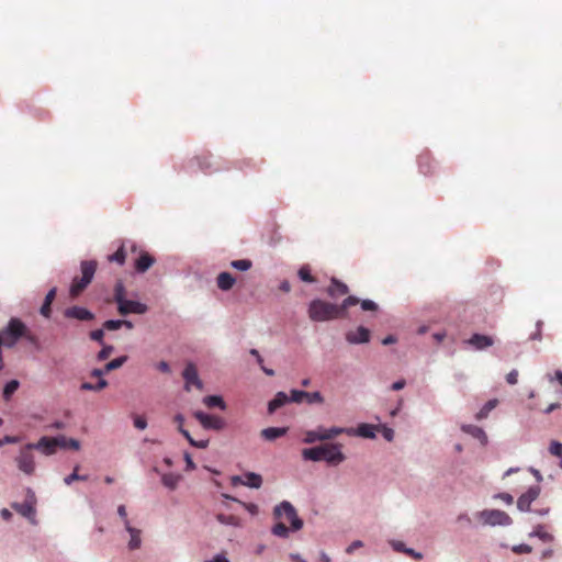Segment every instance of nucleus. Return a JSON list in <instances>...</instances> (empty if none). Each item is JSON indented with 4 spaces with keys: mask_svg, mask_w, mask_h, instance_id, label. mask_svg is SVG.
Returning a JSON list of instances; mask_svg holds the SVG:
<instances>
[{
    "mask_svg": "<svg viewBox=\"0 0 562 562\" xmlns=\"http://www.w3.org/2000/svg\"><path fill=\"white\" fill-rule=\"evenodd\" d=\"M65 317L67 318H75L78 321H92L94 318L93 313H91L86 307L81 306H71L66 308L65 311Z\"/></svg>",
    "mask_w": 562,
    "mask_h": 562,
    "instance_id": "16",
    "label": "nucleus"
},
{
    "mask_svg": "<svg viewBox=\"0 0 562 562\" xmlns=\"http://www.w3.org/2000/svg\"><path fill=\"white\" fill-rule=\"evenodd\" d=\"M157 369L164 373H169L170 372V367L168 364V362L166 361H160L157 363Z\"/></svg>",
    "mask_w": 562,
    "mask_h": 562,
    "instance_id": "63",
    "label": "nucleus"
},
{
    "mask_svg": "<svg viewBox=\"0 0 562 562\" xmlns=\"http://www.w3.org/2000/svg\"><path fill=\"white\" fill-rule=\"evenodd\" d=\"M321 438L322 437H319L317 429L316 430H307V431H305L303 441L305 443L311 445V443H314L316 441H321Z\"/></svg>",
    "mask_w": 562,
    "mask_h": 562,
    "instance_id": "45",
    "label": "nucleus"
},
{
    "mask_svg": "<svg viewBox=\"0 0 562 562\" xmlns=\"http://www.w3.org/2000/svg\"><path fill=\"white\" fill-rule=\"evenodd\" d=\"M461 430L473 438L477 439L482 446H486L488 442L487 435L485 431L475 425H462Z\"/></svg>",
    "mask_w": 562,
    "mask_h": 562,
    "instance_id": "20",
    "label": "nucleus"
},
{
    "mask_svg": "<svg viewBox=\"0 0 562 562\" xmlns=\"http://www.w3.org/2000/svg\"><path fill=\"white\" fill-rule=\"evenodd\" d=\"M182 436L189 441L192 447L205 449L209 446V440H195L189 431H182Z\"/></svg>",
    "mask_w": 562,
    "mask_h": 562,
    "instance_id": "39",
    "label": "nucleus"
},
{
    "mask_svg": "<svg viewBox=\"0 0 562 562\" xmlns=\"http://www.w3.org/2000/svg\"><path fill=\"white\" fill-rule=\"evenodd\" d=\"M125 250L124 247L121 246L113 255L109 256V261H115L119 265H123L125 262Z\"/></svg>",
    "mask_w": 562,
    "mask_h": 562,
    "instance_id": "42",
    "label": "nucleus"
},
{
    "mask_svg": "<svg viewBox=\"0 0 562 562\" xmlns=\"http://www.w3.org/2000/svg\"><path fill=\"white\" fill-rule=\"evenodd\" d=\"M359 299L356 296L346 297L340 305L333 304L323 300H313L308 305V317L313 322H326L337 318H344L347 315V310L357 305Z\"/></svg>",
    "mask_w": 562,
    "mask_h": 562,
    "instance_id": "1",
    "label": "nucleus"
},
{
    "mask_svg": "<svg viewBox=\"0 0 562 562\" xmlns=\"http://www.w3.org/2000/svg\"><path fill=\"white\" fill-rule=\"evenodd\" d=\"M67 448H70L74 450H79L80 442L77 439H72V438L67 439Z\"/></svg>",
    "mask_w": 562,
    "mask_h": 562,
    "instance_id": "62",
    "label": "nucleus"
},
{
    "mask_svg": "<svg viewBox=\"0 0 562 562\" xmlns=\"http://www.w3.org/2000/svg\"><path fill=\"white\" fill-rule=\"evenodd\" d=\"M232 482L234 485L241 484L252 488H259L262 484V477L257 473L248 472L244 475V479L240 476H234Z\"/></svg>",
    "mask_w": 562,
    "mask_h": 562,
    "instance_id": "14",
    "label": "nucleus"
},
{
    "mask_svg": "<svg viewBox=\"0 0 562 562\" xmlns=\"http://www.w3.org/2000/svg\"><path fill=\"white\" fill-rule=\"evenodd\" d=\"M78 469H79V465H76L74 472L64 479V482L67 485H70L74 481H87L88 480L87 475H79L77 473Z\"/></svg>",
    "mask_w": 562,
    "mask_h": 562,
    "instance_id": "43",
    "label": "nucleus"
},
{
    "mask_svg": "<svg viewBox=\"0 0 562 562\" xmlns=\"http://www.w3.org/2000/svg\"><path fill=\"white\" fill-rule=\"evenodd\" d=\"M304 460L311 461H326L329 464L337 465L345 460V454L341 452L340 443L322 445L314 448H307L302 451Z\"/></svg>",
    "mask_w": 562,
    "mask_h": 562,
    "instance_id": "2",
    "label": "nucleus"
},
{
    "mask_svg": "<svg viewBox=\"0 0 562 562\" xmlns=\"http://www.w3.org/2000/svg\"><path fill=\"white\" fill-rule=\"evenodd\" d=\"M305 401L308 403V404H323L324 403V397L323 395L319 393V392H307V395H305Z\"/></svg>",
    "mask_w": 562,
    "mask_h": 562,
    "instance_id": "44",
    "label": "nucleus"
},
{
    "mask_svg": "<svg viewBox=\"0 0 562 562\" xmlns=\"http://www.w3.org/2000/svg\"><path fill=\"white\" fill-rule=\"evenodd\" d=\"M468 342L477 350L486 349L494 344V339L491 336L474 334L468 340Z\"/></svg>",
    "mask_w": 562,
    "mask_h": 562,
    "instance_id": "21",
    "label": "nucleus"
},
{
    "mask_svg": "<svg viewBox=\"0 0 562 562\" xmlns=\"http://www.w3.org/2000/svg\"><path fill=\"white\" fill-rule=\"evenodd\" d=\"M317 430H318L319 437H322L321 441L334 439L335 437H337L341 434H345V432H347V434L351 432V430L341 428V427H331L328 429L319 427Z\"/></svg>",
    "mask_w": 562,
    "mask_h": 562,
    "instance_id": "23",
    "label": "nucleus"
},
{
    "mask_svg": "<svg viewBox=\"0 0 562 562\" xmlns=\"http://www.w3.org/2000/svg\"><path fill=\"white\" fill-rule=\"evenodd\" d=\"M549 451L552 456L562 458V443L559 441H552L550 443Z\"/></svg>",
    "mask_w": 562,
    "mask_h": 562,
    "instance_id": "48",
    "label": "nucleus"
},
{
    "mask_svg": "<svg viewBox=\"0 0 562 562\" xmlns=\"http://www.w3.org/2000/svg\"><path fill=\"white\" fill-rule=\"evenodd\" d=\"M299 278L303 281V282H307V283H314L315 282V278L312 276L311 273V268L310 266L307 265H304L302 266L300 269H299Z\"/></svg>",
    "mask_w": 562,
    "mask_h": 562,
    "instance_id": "36",
    "label": "nucleus"
},
{
    "mask_svg": "<svg viewBox=\"0 0 562 562\" xmlns=\"http://www.w3.org/2000/svg\"><path fill=\"white\" fill-rule=\"evenodd\" d=\"M305 395H307V392L305 391L292 390L290 401L294 403H301L303 400H305Z\"/></svg>",
    "mask_w": 562,
    "mask_h": 562,
    "instance_id": "49",
    "label": "nucleus"
},
{
    "mask_svg": "<svg viewBox=\"0 0 562 562\" xmlns=\"http://www.w3.org/2000/svg\"><path fill=\"white\" fill-rule=\"evenodd\" d=\"M194 418L201 424V426L204 429H212V430H223L226 426L225 420L215 415L206 414L202 411H196L193 413Z\"/></svg>",
    "mask_w": 562,
    "mask_h": 562,
    "instance_id": "8",
    "label": "nucleus"
},
{
    "mask_svg": "<svg viewBox=\"0 0 562 562\" xmlns=\"http://www.w3.org/2000/svg\"><path fill=\"white\" fill-rule=\"evenodd\" d=\"M273 514L277 519L289 521L292 531H297L303 527V520L297 516L295 508L288 501H283L280 505L276 506Z\"/></svg>",
    "mask_w": 562,
    "mask_h": 562,
    "instance_id": "5",
    "label": "nucleus"
},
{
    "mask_svg": "<svg viewBox=\"0 0 562 562\" xmlns=\"http://www.w3.org/2000/svg\"><path fill=\"white\" fill-rule=\"evenodd\" d=\"M35 494L31 488L26 491V499L23 503H13L12 508L26 518H33L35 515Z\"/></svg>",
    "mask_w": 562,
    "mask_h": 562,
    "instance_id": "9",
    "label": "nucleus"
},
{
    "mask_svg": "<svg viewBox=\"0 0 562 562\" xmlns=\"http://www.w3.org/2000/svg\"><path fill=\"white\" fill-rule=\"evenodd\" d=\"M288 431L285 427H269L261 430V437L265 440L272 441L284 436Z\"/></svg>",
    "mask_w": 562,
    "mask_h": 562,
    "instance_id": "25",
    "label": "nucleus"
},
{
    "mask_svg": "<svg viewBox=\"0 0 562 562\" xmlns=\"http://www.w3.org/2000/svg\"><path fill=\"white\" fill-rule=\"evenodd\" d=\"M24 323L19 318H11L3 329L0 330V341L4 347L12 348L24 334Z\"/></svg>",
    "mask_w": 562,
    "mask_h": 562,
    "instance_id": "4",
    "label": "nucleus"
},
{
    "mask_svg": "<svg viewBox=\"0 0 562 562\" xmlns=\"http://www.w3.org/2000/svg\"><path fill=\"white\" fill-rule=\"evenodd\" d=\"M117 514L124 520V525L126 526V520H128L127 519L126 507L124 505H120L117 507Z\"/></svg>",
    "mask_w": 562,
    "mask_h": 562,
    "instance_id": "61",
    "label": "nucleus"
},
{
    "mask_svg": "<svg viewBox=\"0 0 562 562\" xmlns=\"http://www.w3.org/2000/svg\"><path fill=\"white\" fill-rule=\"evenodd\" d=\"M506 381L507 383L514 385L517 383L518 381V371L517 370H512L507 375H506Z\"/></svg>",
    "mask_w": 562,
    "mask_h": 562,
    "instance_id": "57",
    "label": "nucleus"
},
{
    "mask_svg": "<svg viewBox=\"0 0 562 562\" xmlns=\"http://www.w3.org/2000/svg\"><path fill=\"white\" fill-rule=\"evenodd\" d=\"M476 517L483 525L487 526H509L513 522L510 516L499 509H484L479 512Z\"/></svg>",
    "mask_w": 562,
    "mask_h": 562,
    "instance_id": "6",
    "label": "nucleus"
},
{
    "mask_svg": "<svg viewBox=\"0 0 562 562\" xmlns=\"http://www.w3.org/2000/svg\"><path fill=\"white\" fill-rule=\"evenodd\" d=\"M370 337V330L363 326H359L356 330H349L346 333V340L352 345L369 342Z\"/></svg>",
    "mask_w": 562,
    "mask_h": 562,
    "instance_id": "13",
    "label": "nucleus"
},
{
    "mask_svg": "<svg viewBox=\"0 0 562 562\" xmlns=\"http://www.w3.org/2000/svg\"><path fill=\"white\" fill-rule=\"evenodd\" d=\"M180 480L181 475L176 473H165L161 476L162 484L169 490H175L178 486Z\"/></svg>",
    "mask_w": 562,
    "mask_h": 562,
    "instance_id": "29",
    "label": "nucleus"
},
{
    "mask_svg": "<svg viewBox=\"0 0 562 562\" xmlns=\"http://www.w3.org/2000/svg\"><path fill=\"white\" fill-rule=\"evenodd\" d=\"M182 376L186 381L184 389L190 391L191 386H195L198 390L203 389V383L199 378L198 369L193 363H188L183 370Z\"/></svg>",
    "mask_w": 562,
    "mask_h": 562,
    "instance_id": "10",
    "label": "nucleus"
},
{
    "mask_svg": "<svg viewBox=\"0 0 562 562\" xmlns=\"http://www.w3.org/2000/svg\"><path fill=\"white\" fill-rule=\"evenodd\" d=\"M216 519L222 525H228L234 527L240 526V518L235 515L218 514L216 515Z\"/></svg>",
    "mask_w": 562,
    "mask_h": 562,
    "instance_id": "32",
    "label": "nucleus"
},
{
    "mask_svg": "<svg viewBox=\"0 0 562 562\" xmlns=\"http://www.w3.org/2000/svg\"><path fill=\"white\" fill-rule=\"evenodd\" d=\"M231 266L234 269H237L240 271H247L252 267V262L249 259H239V260H233L231 262Z\"/></svg>",
    "mask_w": 562,
    "mask_h": 562,
    "instance_id": "40",
    "label": "nucleus"
},
{
    "mask_svg": "<svg viewBox=\"0 0 562 562\" xmlns=\"http://www.w3.org/2000/svg\"><path fill=\"white\" fill-rule=\"evenodd\" d=\"M126 290L121 280H119L114 285V301L116 304H120L123 300H125Z\"/></svg>",
    "mask_w": 562,
    "mask_h": 562,
    "instance_id": "37",
    "label": "nucleus"
},
{
    "mask_svg": "<svg viewBox=\"0 0 562 562\" xmlns=\"http://www.w3.org/2000/svg\"><path fill=\"white\" fill-rule=\"evenodd\" d=\"M126 531L131 535V540L128 542V548L131 550H136L140 547V530L131 526L130 520H126Z\"/></svg>",
    "mask_w": 562,
    "mask_h": 562,
    "instance_id": "27",
    "label": "nucleus"
},
{
    "mask_svg": "<svg viewBox=\"0 0 562 562\" xmlns=\"http://www.w3.org/2000/svg\"><path fill=\"white\" fill-rule=\"evenodd\" d=\"M358 303L361 304V308L363 311H376L378 310V305L371 301V300H363V301H359Z\"/></svg>",
    "mask_w": 562,
    "mask_h": 562,
    "instance_id": "51",
    "label": "nucleus"
},
{
    "mask_svg": "<svg viewBox=\"0 0 562 562\" xmlns=\"http://www.w3.org/2000/svg\"><path fill=\"white\" fill-rule=\"evenodd\" d=\"M113 346H104L98 353V359L100 361L108 359L113 352Z\"/></svg>",
    "mask_w": 562,
    "mask_h": 562,
    "instance_id": "50",
    "label": "nucleus"
},
{
    "mask_svg": "<svg viewBox=\"0 0 562 562\" xmlns=\"http://www.w3.org/2000/svg\"><path fill=\"white\" fill-rule=\"evenodd\" d=\"M57 289L53 288L48 291V293L45 296L44 303L41 306L40 313L45 318H49L52 315V303L54 302L56 297Z\"/></svg>",
    "mask_w": 562,
    "mask_h": 562,
    "instance_id": "24",
    "label": "nucleus"
},
{
    "mask_svg": "<svg viewBox=\"0 0 562 562\" xmlns=\"http://www.w3.org/2000/svg\"><path fill=\"white\" fill-rule=\"evenodd\" d=\"M348 292H349V289H348L347 284L340 282L336 278H331L330 285L327 289V294L330 297H334V299L339 297V296L346 295Z\"/></svg>",
    "mask_w": 562,
    "mask_h": 562,
    "instance_id": "22",
    "label": "nucleus"
},
{
    "mask_svg": "<svg viewBox=\"0 0 562 562\" xmlns=\"http://www.w3.org/2000/svg\"><path fill=\"white\" fill-rule=\"evenodd\" d=\"M108 386V381L104 379H99L97 384H92L90 382H83L80 385L82 391H101Z\"/></svg>",
    "mask_w": 562,
    "mask_h": 562,
    "instance_id": "34",
    "label": "nucleus"
},
{
    "mask_svg": "<svg viewBox=\"0 0 562 562\" xmlns=\"http://www.w3.org/2000/svg\"><path fill=\"white\" fill-rule=\"evenodd\" d=\"M147 310L146 304L126 299L117 304V311L123 316L128 314H145Z\"/></svg>",
    "mask_w": 562,
    "mask_h": 562,
    "instance_id": "11",
    "label": "nucleus"
},
{
    "mask_svg": "<svg viewBox=\"0 0 562 562\" xmlns=\"http://www.w3.org/2000/svg\"><path fill=\"white\" fill-rule=\"evenodd\" d=\"M20 383L18 380H11L9 381L3 389V397L4 400H9L12 394L19 389Z\"/></svg>",
    "mask_w": 562,
    "mask_h": 562,
    "instance_id": "38",
    "label": "nucleus"
},
{
    "mask_svg": "<svg viewBox=\"0 0 562 562\" xmlns=\"http://www.w3.org/2000/svg\"><path fill=\"white\" fill-rule=\"evenodd\" d=\"M497 400L487 401L484 406L476 413L475 418L477 420L484 419L488 416L490 412L497 406Z\"/></svg>",
    "mask_w": 562,
    "mask_h": 562,
    "instance_id": "31",
    "label": "nucleus"
},
{
    "mask_svg": "<svg viewBox=\"0 0 562 562\" xmlns=\"http://www.w3.org/2000/svg\"><path fill=\"white\" fill-rule=\"evenodd\" d=\"M80 269L81 277H75L69 289V294L71 297L79 296L91 283L97 270V261L85 260L81 262Z\"/></svg>",
    "mask_w": 562,
    "mask_h": 562,
    "instance_id": "3",
    "label": "nucleus"
},
{
    "mask_svg": "<svg viewBox=\"0 0 562 562\" xmlns=\"http://www.w3.org/2000/svg\"><path fill=\"white\" fill-rule=\"evenodd\" d=\"M16 467L26 475H32L35 472V454L34 448L30 443L20 449L15 458Z\"/></svg>",
    "mask_w": 562,
    "mask_h": 562,
    "instance_id": "7",
    "label": "nucleus"
},
{
    "mask_svg": "<svg viewBox=\"0 0 562 562\" xmlns=\"http://www.w3.org/2000/svg\"><path fill=\"white\" fill-rule=\"evenodd\" d=\"M30 445L34 450H41L46 456L54 454L58 448V442L53 437H42L36 443Z\"/></svg>",
    "mask_w": 562,
    "mask_h": 562,
    "instance_id": "15",
    "label": "nucleus"
},
{
    "mask_svg": "<svg viewBox=\"0 0 562 562\" xmlns=\"http://www.w3.org/2000/svg\"><path fill=\"white\" fill-rule=\"evenodd\" d=\"M24 334L22 338H24L26 341H29L31 345L37 347L38 346V338L36 335H34L32 331L27 329V327L24 325Z\"/></svg>",
    "mask_w": 562,
    "mask_h": 562,
    "instance_id": "46",
    "label": "nucleus"
},
{
    "mask_svg": "<svg viewBox=\"0 0 562 562\" xmlns=\"http://www.w3.org/2000/svg\"><path fill=\"white\" fill-rule=\"evenodd\" d=\"M540 491V486L538 485L529 487L526 493L518 497L517 508L520 512H528L530 509L531 503L539 497Z\"/></svg>",
    "mask_w": 562,
    "mask_h": 562,
    "instance_id": "12",
    "label": "nucleus"
},
{
    "mask_svg": "<svg viewBox=\"0 0 562 562\" xmlns=\"http://www.w3.org/2000/svg\"><path fill=\"white\" fill-rule=\"evenodd\" d=\"M251 515H257L258 514V506L256 504H252V503H244V502H240L238 501Z\"/></svg>",
    "mask_w": 562,
    "mask_h": 562,
    "instance_id": "59",
    "label": "nucleus"
},
{
    "mask_svg": "<svg viewBox=\"0 0 562 562\" xmlns=\"http://www.w3.org/2000/svg\"><path fill=\"white\" fill-rule=\"evenodd\" d=\"M495 497L505 502L507 505H512L514 503V497L508 493H499Z\"/></svg>",
    "mask_w": 562,
    "mask_h": 562,
    "instance_id": "58",
    "label": "nucleus"
},
{
    "mask_svg": "<svg viewBox=\"0 0 562 562\" xmlns=\"http://www.w3.org/2000/svg\"><path fill=\"white\" fill-rule=\"evenodd\" d=\"M376 430H378V427H374L369 424H361L357 429V434L363 438L373 439V438H375Z\"/></svg>",
    "mask_w": 562,
    "mask_h": 562,
    "instance_id": "33",
    "label": "nucleus"
},
{
    "mask_svg": "<svg viewBox=\"0 0 562 562\" xmlns=\"http://www.w3.org/2000/svg\"><path fill=\"white\" fill-rule=\"evenodd\" d=\"M513 551L515 553L521 554V553H530L532 551V549L528 544H519V546H515L513 548Z\"/></svg>",
    "mask_w": 562,
    "mask_h": 562,
    "instance_id": "55",
    "label": "nucleus"
},
{
    "mask_svg": "<svg viewBox=\"0 0 562 562\" xmlns=\"http://www.w3.org/2000/svg\"><path fill=\"white\" fill-rule=\"evenodd\" d=\"M104 331L103 329H95L90 333V338L98 342H103Z\"/></svg>",
    "mask_w": 562,
    "mask_h": 562,
    "instance_id": "53",
    "label": "nucleus"
},
{
    "mask_svg": "<svg viewBox=\"0 0 562 562\" xmlns=\"http://www.w3.org/2000/svg\"><path fill=\"white\" fill-rule=\"evenodd\" d=\"M290 529L291 528H288L282 520H280L273 526L272 533L280 538H288Z\"/></svg>",
    "mask_w": 562,
    "mask_h": 562,
    "instance_id": "35",
    "label": "nucleus"
},
{
    "mask_svg": "<svg viewBox=\"0 0 562 562\" xmlns=\"http://www.w3.org/2000/svg\"><path fill=\"white\" fill-rule=\"evenodd\" d=\"M205 562H229L224 553L216 554L211 561Z\"/></svg>",
    "mask_w": 562,
    "mask_h": 562,
    "instance_id": "64",
    "label": "nucleus"
},
{
    "mask_svg": "<svg viewBox=\"0 0 562 562\" xmlns=\"http://www.w3.org/2000/svg\"><path fill=\"white\" fill-rule=\"evenodd\" d=\"M290 401L284 392H278L272 401L269 402V413H273Z\"/></svg>",
    "mask_w": 562,
    "mask_h": 562,
    "instance_id": "28",
    "label": "nucleus"
},
{
    "mask_svg": "<svg viewBox=\"0 0 562 562\" xmlns=\"http://www.w3.org/2000/svg\"><path fill=\"white\" fill-rule=\"evenodd\" d=\"M204 405L209 408L218 407L221 409H225L226 405L224 400L218 395H209L203 398Z\"/></svg>",
    "mask_w": 562,
    "mask_h": 562,
    "instance_id": "30",
    "label": "nucleus"
},
{
    "mask_svg": "<svg viewBox=\"0 0 562 562\" xmlns=\"http://www.w3.org/2000/svg\"><path fill=\"white\" fill-rule=\"evenodd\" d=\"M531 536H537L538 538H540L542 541H546V542L552 541V539H553L552 535L547 532L544 530V528L540 525L536 527V529L533 530Z\"/></svg>",
    "mask_w": 562,
    "mask_h": 562,
    "instance_id": "41",
    "label": "nucleus"
},
{
    "mask_svg": "<svg viewBox=\"0 0 562 562\" xmlns=\"http://www.w3.org/2000/svg\"><path fill=\"white\" fill-rule=\"evenodd\" d=\"M235 282V278L228 272H221L216 278L217 286L222 291L231 290L234 286Z\"/></svg>",
    "mask_w": 562,
    "mask_h": 562,
    "instance_id": "26",
    "label": "nucleus"
},
{
    "mask_svg": "<svg viewBox=\"0 0 562 562\" xmlns=\"http://www.w3.org/2000/svg\"><path fill=\"white\" fill-rule=\"evenodd\" d=\"M381 430H382V435L383 437L387 440V441H392L393 438H394V430L386 427V426H381L380 427Z\"/></svg>",
    "mask_w": 562,
    "mask_h": 562,
    "instance_id": "56",
    "label": "nucleus"
},
{
    "mask_svg": "<svg viewBox=\"0 0 562 562\" xmlns=\"http://www.w3.org/2000/svg\"><path fill=\"white\" fill-rule=\"evenodd\" d=\"M134 426L137 428V429H140V430H144L146 427H147V420L145 417L143 416H135L134 417Z\"/></svg>",
    "mask_w": 562,
    "mask_h": 562,
    "instance_id": "52",
    "label": "nucleus"
},
{
    "mask_svg": "<svg viewBox=\"0 0 562 562\" xmlns=\"http://www.w3.org/2000/svg\"><path fill=\"white\" fill-rule=\"evenodd\" d=\"M123 327V323H121V319H109L104 322L103 328L108 330H116Z\"/></svg>",
    "mask_w": 562,
    "mask_h": 562,
    "instance_id": "47",
    "label": "nucleus"
},
{
    "mask_svg": "<svg viewBox=\"0 0 562 562\" xmlns=\"http://www.w3.org/2000/svg\"><path fill=\"white\" fill-rule=\"evenodd\" d=\"M173 422L178 425V430L181 435H182V431H188L187 429L183 428L184 417L182 414H177L173 417Z\"/></svg>",
    "mask_w": 562,
    "mask_h": 562,
    "instance_id": "54",
    "label": "nucleus"
},
{
    "mask_svg": "<svg viewBox=\"0 0 562 562\" xmlns=\"http://www.w3.org/2000/svg\"><path fill=\"white\" fill-rule=\"evenodd\" d=\"M155 258L147 251H139V256L135 259L134 268L137 272L144 273L146 272L154 263Z\"/></svg>",
    "mask_w": 562,
    "mask_h": 562,
    "instance_id": "17",
    "label": "nucleus"
},
{
    "mask_svg": "<svg viewBox=\"0 0 562 562\" xmlns=\"http://www.w3.org/2000/svg\"><path fill=\"white\" fill-rule=\"evenodd\" d=\"M257 362H258V364L261 367L262 371H263L267 375H269V376H273V375H274V371H273L272 369H268V368H266V367L263 366V359H262V357H261V356H258V357H257Z\"/></svg>",
    "mask_w": 562,
    "mask_h": 562,
    "instance_id": "60",
    "label": "nucleus"
},
{
    "mask_svg": "<svg viewBox=\"0 0 562 562\" xmlns=\"http://www.w3.org/2000/svg\"><path fill=\"white\" fill-rule=\"evenodd\" d=\"M126 360H127L126 356L115 358V359L111 360L110 362H108L105 364L104 369H93L91 372V376L102 379L103 374L121 368L126 362Z\"/></svg>",
    "mask_w": 562,
    "mask_h": 562,
    "instance_id": "18",
    "label": "nucleus"
},
{
    "mask_svg": "<svg viewBox=\"0 0 562 562\" xmlns=\"http://www.w3.org/2000/svg\"><path fill=\"white\" fill-rule=\"evenodd\" d=\"M417 164H418L419 171L423 175L427 176V175H431L434 172L435 161L429 153L420 154L418 156Z\"/></svg>",
    "mask_w": 562,
    "mask_h": 562,
    "instance_id": "19",
    "label": "nucleus"
}]
</instances>
